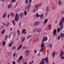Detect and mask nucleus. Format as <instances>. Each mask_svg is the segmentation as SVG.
<instances>
[{
	"mask_svg": "<svg viewBox=\"0 0 64 64\" xmlns=\"http://www.w3.org/2000/svg\"><path fill=\"white\" fill-rule=\"evenodd\" d=\"M4 32H5V30H3L2 31L1 34H4Z\"/></svg>",
	"mask_w": 64,
	"mask_h": 64,
	"instance_id": "34",
	"label": "nucleus"
},
{
	"mask_svg": "<svg viewBox=\"0 0 64 64\" xmlns=\"http://www.w3.org/2000/svg\"><path fill=\"white\" fill-rule=\"evenodd\" d=\"M20 59L19 58H18V62L19 61H20Z\"/></svg>",
	"mask_w": 64,
	"mask_h": 64,
	"instance_id": "59",
	"label": "nucleus"
},
{
	"mask_svg": "<svg viewBox=\"0 0 64 64\" xmlns=\"http://www.w3.org/2000/svg\"><path fill=\"white\" fill-rule=\"evenodd\" d=\"M52 46V44H49L48 46V47H50V48H51Z\"/></svg>",
	"mask_w": 64,
	"mask_h": 64,
	"instance_id": "32",
	"label": "nucleus"
},
{
	"mask_svg": "<svg viewBox=\"0 0 64 64\" xmlns=\"http://www.w3.org/2000/svg\"><path fill=\"white\" fill-rule=\"evenodd\" d=\"M48 20V19H46L44 20V24H45V23H47V21Z\"/></svg>",
	"mask_w": 64,
	"mask_h": 64,
	"instance_id": "28",
	"label": "nucleus"
},
{
	"mask_svg": "<svg viewBox=\"0 0 64 64\" xmlns=\"http://www.w3.org/2000/svg\"><path fill=\"white\" fill-rule=\"evenodd\" d=\"M32 64H33V63H34V60H32Z\"/></svg>",
	"mask_w": 64,
	"mask_h": 64,
	"instance_id": "52",
	"label": "nucleus"
},
{
	"mask_svg": "<svg viewBox=\"0 0 64 64\" xmlns=\"http://www.w3.org/2000/svg\"><path fill=\"white\" fill-rule=\"evenodd\" d=\"M63 20V22H64V17H63L62 18V19L60 20V21H62V20Z\"/></svg>",
	"mask_w": 64,
	"mask_h": 64,
	"instance_id": "30",
	"label": "nucleus"
},
{
	"mask_svg": "<svg viewBox=\"0 0 64 64\" xmlns=\"http://www.w3.org/2000/svg\"><path fill=\"white\" fill-rule=\"evenodd\" d=\"M24 64H27V63L26 62H25L24 63Z\"/></svg>",
	"mask_w": 64,
	"mask_h": 64,
	"instance_id": "60",
	"label": "nucleus"
},
{
	"mask_svg": "<svg viewBox=\"0 0 64 64\" xmlns=\"http://www.w3.org/2000/svg\"><path fill=\"white\" fill-rule=\"evenodd\" d=\"M21 22H20L19 24V26H21Z\"/></svg>",
	"mask_w": 64,
	"mask_h": 64,
	"instance_id": "62",
	"label": "nucleus"
},
{
	"mask_svg": "<svg viewBox=\"0 0 64 64\" xmlns=\"http://www.w3.org/2000/svg\"><path fill=\"white\" fill-rule=\"evenodd\" d=\"M12 23L13 24H14V26H15V21L14 20H12Z\"/></svg>",
	"mask_w": 64,
	"mask_h": 64,
	"instance_id": "33",
	"label": "nucleus"
},
{
	"mask_svg": "<svg viewBox=\"0 0 64 64\" xmlns=\"http://www.w3.org/2000/svg\"><path fill=\"white\" fill-rule=\"evenodd\" d=\"M63 26H61V27H60V30H61V29H62V28H63Z\"/></svg>",
	"mask_w": 64,
	"mask_h": 64,
	"instance_id": "57",
	"label": "nucleus"
},
{
	"mask_svg": "<svg viewBox=\"0 0 64 64\" xmlns=\"http://www.w3.org/2000/svg\"><path fill=\"white\" fill-rule=\"evenodd\" d=\"M17 32L19 34H20V30H18L17 31Z\"/></svg>",
	"mask_w": 64,
	"mask_h": 64,
	"instance_id": "45",
	"label": "nucleus"
},
{
	"mask_svg": "<svg viewBox=\"0 0 64 64\" xmlns=\"http://www.w3.org/2000/svg\"><path fill=\"white\" fill-rule=\"evenodd\" d=\"M0 1H2V2H5L6 0H0Z\"/></svg>",
	"mask_w": 64,
	"mask_h": 64,
	"instance_id": "48",
	"label": "nucleus"
},
{
	"mask_svg": "<svg viewBox=\"0 0 64 64\" xmlns=\"http://www.w3.org/2000/svg\"><path fill=\"white\" fill-rule=\"evenodd\" d=\"M25 52L26 53L27 55H29V50H26L25 51Z\"/></svg>",
	"mask_w": 64,
	"mask_h": 64,
	"instance_id": "15",
	"label": "nucleus"
},
{
	"mask_svg": "<svg viewBox=\"0 0 64 64\" xmlns=\"http://www.w3.org/2000/svg\"><path fill=\"white\" fill-rule=\"evenodd\" d=\"M22 33L23 34L24 33H25V34H26V30H25V29H24L22 30Z\"/></svg>",
	"mask_w": 64,
	"mask_h": 64,
	"instance_id": "9",
	"label": "nucleus"
},
{
	"mask_svg": "<svg viewBox=\"0 0 64 64\" xmlns=\"http://www.w3.org/2000/svg\"><path fill=\"white\" fill-rule=\"evenodd\" d=\"M41 31V29H39L37 30L38 32H40Z\"/></svg>",
	"mask_w": 64,
	"mask_h": 64,
	"instance_id": "25",
	"label": "nucleus"
},
{
	"mask_svg": "<svg viewBox=\"0 0 64 64\" xmlns=\"http://www.w3.org/2000/svg\"><path fill=\"white\" fill-rule=\"evenodd\" d=\"M23 48L25 49H28V47L27 46H24Z\"/></svg>",
	"mask_w": 64,
	"mask_h": 64,
	"instance_id": "29",
	"label": "nucleus"
},
{
	"mask_svg": "<svg viewBox=\"0 0 64 64\" xmlns=\"http://www.w3.org/2000/svg\"><path fill=\"white\" fill-rule=\"evenodd\" d=\"M16 63L15 62V61H14L12 62V64H15Z\"/></svg>",
	"mask_w": 64,
	"mask_h": 64,
	"instance_id": "47",
	"label": "nucleus"
},
{
	"mask_svg": "<svg viewBox=\"0 0 64 64\" xmlns=\"http://www.w3.org/2000/svg\"><path fill=\"white\" fill-rule=\"evenodd\" d=\"M10 14L11 15V16L12 17H13L14 16V14L13 12H11L10 13Z\"/></svg>",
	"mask_w": 64,
	"mask_h": 64,
	"instance_id": "26",
	"label": "nucleus"
},
{
	"mask_svg": "<svg viewBox=\"0 0 64 64\" xmlns=\"http://www.w3.org/2000/svg\"><path fill=\"white\" fill-rule=\"evenodd\" d=\"M28 0H26L25 1V3H26V4H28Z\"/></svg>",
	"mask_w": 64,
	"mask_h": 64,
	"instance_id": "37",
	"label": "nucleus"
},
{
	"mask_svg": "<svg viewBox=\"0 0 64 64\" xmlns=\"http://www.w3.org/2000/svg\"><path fill=\"white\" fill-rule=\"evenodd\" d=\"M45 60L46 62L48 63V57H46L45 59Z\"/></svg>",
	"mask_w": 64,
	"mask_h": 64,
	"instance_id": "13",
	"label": "nucleus"
},
{
	"mask_svg": "<svg viewBox=\"0 0 64 64\" xmlns=\"http://www.w3.org/2000/svg\"><path fill=\"white\" fill-rule=\"evenodd\" d=\"M41 48H43L44 46V44H43V43H42L41 44Z\"/></svg>",
	"mask_w": 64,
	"mask_h": 64,
	"instance_id": "24",
	"label": "nucleus"
},
{
	"mask_svg": "<svg viewBox=\"0 0 64 64\" xmlns=\"http://www.w3.org/2000/svg\"><path fill=\"white\" fill-rule=\"evenodd\" d=\"M42 4V3H41L40 4H39L38 5V6H41V5Z\"/></svg>",
	"mask_w": 64,
	"mask_h": 64,
	"instance_id": "56",
	"label": "nucleus"
},
{
	"mask_svg": "<svg viewBox=\"0 0 64 64\" xmlns=\"http://www.w3.org/2000/svg\"><path fill=\"white\" fill-rule=\"evenodd\" d=\"M38 4H36V5H35V6L36 7V8H37H37H38Z\"/></svg>",
	"mask_w": 64,
	"mask_h": 64,
	"instance_id": "39",
	"label": "nucleus"
},
{
	"mask_svg": "<svg viewBox=\"0 0 64 64\" xmlns=\"http://www.w3.org/2000/svg\"><path fill=\"white\" fill-rule=\"evenodd\" d=\"M49 8L48 7L46 8V11L47 12H49Z\"/></svg>",
	"mask_w": 64,
	"mask_h": 64,
	"instance_id": "31",
	"label": "nucleus"
},
{
	"mask_svg": "<svg viewBox=\"0 0 64 64\" xmlns=\"http://www.w3.org/2000/svg\"><path fill=\"white\" fill-rule=\"evenodd\" d=\"M6 16L7 14H6V13H4L3 14V18H4V19H5V18H6Z\"/></svg>",
	"mask_w": 64,
	"mask_h": 64,
	"instance_id": "11",
	"label": "nucleus"
},
{
	"mask_svg": "<svg viewBox=\"0 0 64 64\" xmlns=\"http://www.w3.org/2000/svg\"><path fill=\"white\" fill-rule=\"evenodd\" d=\"M8 37V35H7L5 38V39H6Z\"/></svg>",
	"mask_w": 64,
	"mask_h": 64,
	"instance_id": "50",
	"label": "nucleus"
},
{
	"mask_svg": "<svg viewBox=\"0 0 64 64\" xmlns=\"http://www.w3.org/2000/svg\"><path fill=\"white\" fill-rule=\"evenodd\" d=\"M25 38H22V42L24 41V40H25Z\"/></svg>",
	"mask_w": 64,
	"mask_h": 64,
	"instance_id": "40",
	"label": "nucleus"
},
{
	"mask_svg": "<svg viewBox=\"0 0 64 64\" xmlns=\"http://www.w3.org/2000/svg\"><path fill=\"white\" fill-rule=\"evenodd\" d=\"M17 6V3H16V6H15V7H14V8H16V7Z\"/></svg>",
	"mask_w": 64,
	"mask_h": 64,
	"instance_id": "42",
	"label": "nucleus"
},
{
	"mask_svg": "<svg viewBox=\"0 0 64 64\" xmlns=\"http://www.w3.org/2000/svg\"><path fill=\"white\" fill-rule=\"evenodd\" d=\"M60 28H58L57 29V31L58 33H59L60 32Z\"/></svg>",
	"mask_w": 64,
	"mask_h": 64,
	"instance_id": "19",
	"label": "nucleus"
},
{
	"mask_svg": "<svg viewBox=\"0 0 64 64\" xmlns=\"http://www.w3.org/2000/svg\"><path fill=\"white\" fill-rule=\"evenodd\" d=\"M36 16H37V17H39L40 16V15L39 14H36Z\"/></svg>",
	"mask_w": 64,
	"mask_h": 64,
	"instance_id": "41",
	"label": "nucleus"
},
{
	"mask_svg": "<svg viewBox=\"0 0 64 64\" xmlns=\"http://www.w3.org/2000/svg\"><path fill=\"white\" fill-rule=\"evenodd\" d=\"M38 56H40V54L39 53H38Z\"/></svg>",
	"mask_w": 64,
	"mask_h": 64,
	"instance_id": "63",
	"label": "nucleus"
},
{
	"mask_svg": "<svg viewBox=\"0 0 64 64\" xmlns=\"http://www.w3.org/2000/svg\"><path fill=\"white\" fill-rule=\"evenodd\" d=\"M19 15L17 14H16L15 19V21H17L19 20L20 18Z\"/></svg>",
	"mask_w": 64,
	"mask_h": 64,
	"instance_id": "1",
	"label": "nucleus"
},
{
	"mask_svg": "<svg viewBox=\"0 0 64 64\" xmlns=\"http://www.w3.org/2000/svg\"><path fill=\"white\" fill-rule=\"evenodd\" d=\"M10 31H11V30H12V28H10Z\"/></svg>",
	"mask_w": 64,
	"mask_h": 64,
	"instance_id": "61",
	"label": "nucleus"
},
{
	"mask_svg": "<svg viewBox=\"0 0 64 64\" xmlns=\"http://www.w3.org/2000/svg\"><path fill=\"white\" fill-rule=\"evenodd\" d=\"M56 54V52H54L52 54V56L53 58H54V57H55V55Z\"/></svg>",
	"mask_w": 64,
	"mask_h": 64,
	"instance_id": "17",
	"label": "nucleus"
},
{
	"mask_svg": "<svg viewBox=\"0 0 64 64\" xmlns=\"http://www.w3.org/2000/svg\"><path fill=\"white\" fill-rule=\"evenodd\" d=\"M13 44H14V42H12L11 43L9 44V47H11L12 46V45Z\"/></svg>",
	"mask_w": 64,
	"mask_h": 64,
	"instance_id": "8",
	"label": "nucleus"
},
{
	"mask_svg": "<svg viewBox=\"0 0 64 64\" xmlns=\"http://www.w3.org/2000/svg\"><path fill=\"white\" fill-rule=\"evenodd\" d=\"M64 13V11H62V15H63V14Z\"/></svg>",
	"mask_w": 64,
	"mask_h": 64,
	"instance_id": "53",
	"label": "nucleus"
},
{
	"mask_svg": "<svg viewBox=\"0 0 64 64\" xmlns=\"http://www.w3.org/2000/svg\"><path fill=\"white\" fill-rule=\"evenodd\" d=\"M57 30L56 29H54L53 31V34L54 35V36H56V33Z\"/></svg>",
	"mask_w": 64,
	"mask_h": 64,
	"instance_id": "10",
	"label": "nucleus"
},
{
	"mask_svg": "<svg viewBox=\"0 0 64 64\" xmlns=\"http://www.w3.org/2000/svg\"><path fill=\"white\" fill-rule=\"evenodd\" d=\"M16 1V0H12V2H15Z\"/></svg>",
	"mask_w": 64,
	"mask_h": 64,
	"instance_id": "46",
	"label": "nucleus"
},
{
	"mask_svg": "<svg viewBox=\"0 0 64 64\" xmlns=\"http://www.w3.org/2000/svg\"><path fill=\"white\" fill-rule=\"evenodd\" d=\"M2 25H3L4 26H6V24H4L3 23H2Z\"/></svg>",
	"mask_w": 64,
	"mask_h": 64,
	"instance_id": "55",
	"label": "nucleus"
},
{
	"mask_svg": "<svg viewBox=\"0 0 64 64\" xmlns=\"http://www.w3.org/2000/svg\"><path fill=\"white\" fill-rule=\"evenodd\" d=\"M41 50H42V51H43L44 50V48H43L41 49Z\"/></svg>",
	"mask_w": 64,
	"mask_h": 64,
	"instance_id": "51",
	"label": "nucleus"
},
{
	"mask_svg": "<svg viewBox=\"0 0 64 64\" xmlns=\"http://www.w3.org/2000/svg\"><path fill=\"white\" fill-rule=\"evenodd\" d=\"M12 6V4H10L8 6V8H11V7Z\"/></svg>",
	"mask_w": 64,
	"mask_h": 64,
	"instance_id": "22",
	"label": "nucleus"
},
{
	"mask_svg": "<svg viewBox=\"0 0 64 64\" xmlns=\"http://www.w3.org/2000/svg\"><path fill=\"white\" fill-rule=\"evenodd\" d=\"M60 38H63L64 37V34L63 33L61 34H60Z\"/></svg>",
	"mask_w": 64,
	"mask_h": 64,
	"instance_id": "12",
	"label": "nucleus"
},
{
	"mask_svg": "<svg viewBox=\"0 0 64 64\" xmlns=\"http://www.w3.org/2000/svg\"><path fill=\"white\" fill-rule=\"evenodd\" d=\"M22 58H23V57L22 56H21L19 58V59H20V60H21L22 59Z\"/></svg>",
	"mask_w": 64,
	"mask_h": 64,
	"instance_id": "36",
	"label": "nucleus"
},
{
	"mask_svg": "<svg viewBox=\"0 0 64 64\" xmlns=\"http://www.w3.org/2000/svg\"><path fill=\"white\" fill-rule=\"evenodd\" d=\"M32 35H29L27 39H29V38H30V37H32Z\"/></svg>",
	"mask_w": 64,
	"mask_h": 64,
	"instance_id": "38",
	"label": "nucleus"
},
{
	"mask_svg": "<svg viewBox=\"0 0 64 64\" xmlns=\"http://www.w3.org/2000/svg\"><path fill=\"white\" fill-rule=\"evenodd\" d=\"M16 47L15 46H13L12 47V50H14L16 49Z\"/></svg>",
	"mask_w": 64,
	"mask_h": 64,
	"instance_id": "18",
	"label": "nucleus"
},
{
	"mask_svg": "<svg viewBox=\"0 0 64 64\" xmlns=\"http://www.w3.org/2000/svg\"><path fill=\"white\" fill-rule=\"evenodd\" d=\"M24 15H27V12L26 11H25L24 12Z\"/></svg>",
	"mask_w": 64,
	"mask_h": 64,
	"instance_id": "35",
	"label": "nucleus"
},
{
	"mask_svg": "<svg viewBox=\"0 0 64 64\" xmlns=\"http://www.w3.org/2000/svg\"><path fill=\"white\" fill-rule=\"evenodd\" d=\"M15 56V53H14V54H13V56Z\"/></svg>",
	"mask_w": 64,
	"mask_h": 64,
	"instance_id": "58",
	"label": "nucleus"
},
{
	"mask_svg": "<svg viewBox=\"0 0 64 64\" xmlns=\"http://www.w3.org/2000/svg\"><path fill=\"white\" fill-rule=\"evenodd\" d=\"M39 22L36 21L34 23V26H36L38 25H39Z\"/></svg>",
	"mask_w": 64,
	"mask_h": 64,
	"instance_id": "2",
	"label": "nucleus"
},
{
	"mask_svg": "<svg viewBox=\"0 0 64 64\" xmlns=\"http://www.w3.org/2000/svg\"><path fill=\"white\" fill-rule=\"evenodd\" d=\"M64 53L63 52V50L61 51L60 53V56H63L64 55Z\"/></svg>",
	"mask_w": 64,
	"mask_h": 64,
	"instance_id": "5",
	"label": "nucleus"
},
{
	"mask_svg": "<svg viewBox=\"0 0 64 64\" xmlns=\"http://www.w3.org/2000/svg\"><path fill=\"white\" fill-rule=\"evenodd\" d=\"M48 40V37L47 36H44L42 40V41H46Z\"/></svg>",
	"mask_w": 64,
	"mask_h": 64,
	"instance_id": "3",
	"label": "nucleus"
},
{
	"mask_svg": "<svg viewBox=\"0 0 64 64\" xmlns=\"http://www.w3.org/2000/svg\"><path fill=\"white\" fill-rule=\"evenodd\" d=\"M42 61L41 62V64H44V60H45V58H42Z\"/></svg>",
	"mask_w": 64,
	"mask_h": 64,
	"instance_id": "6",
	"label": "nucleus"
},
{
	"mask_svg": "<svg viewBox=\"0 0 64 64\" xmlns=\"http://www.w3.org/2000/svg\"><path fill=\"white\" fill-rule=\"evenodd\" d=\"M19 15L20 16V18H22V17H23V15H24V13L23 12H20L19 14Z\"/></svg>",
	"mask_w": 64,
	"mask_h": 64,
	"instance_id": "4",
	"label": "nucleus"
},
{
	"mask_svg": "<svg viewBox=\"0 0 64 64\" xmlns=\"http://www.w3.org/2000/svg\"><path fill=\"white\" fill-rule=\"evenodd\" d=\"M31 6V4H28L27 8V9H29V8L30 7V6Z\"/></svg>",
	"mask_w": 64,
	"mask_h": 64,
	"instance_id": "20",
	"label": "nucleus"
},
{
	"mask_svg": "<svg viewBox=\"0 0 64 64\" xmlns=\"http://www.w3.org/2000/svg\"><path fill=\"white\" fill-rule=\"evenodd\" d=\"M36 30H37V29H36V28L34 29V32H36Z\"/></svg>",
	"mask_w": 64,
	"mask_h": 64,
	"instance_id": "54",
	"label": "nucleus"
},
{
	"mask_svg": "<svg viewBox=\"0 0 64 64\" xmlns=\"http://www.w3.org/2000/svg\"><path fill=\"white\" fill-rule=\"evenodd\" d=\"M61 57V58L62 59H64V56H62Z\"/></svg>",
	"mask_w": 64,
	"mask_h": 64,
	"instance_id": "49",
	"label": "nucleus"
},
{
	"mask_svg": "<svg viewBox=\"0 0 64 64\" xmlns=\"http://www.w3.org/2000/svg\"><path fill=\"white\" fill-rule=\"evenodd\" d=\"M9 17H10V15L9 14H8V19H9Z\"/></svg>",
	"mask_w": 64,
	"mask_h": 64,
	"instance_id": "44",
	"label": "nucleus"
},
{
	"mask_svg": "<svg viewBox=\"0 0 64 64\" xmlns=\"http://www.w3.org/2000/svg\"><path fill=\"white\" fill-rule=\"evenodd\" d=\"M43 16H44L43 15V14H42L40 16V18L41 19H42V18H43Z\"/></svg>",
	"mask_w": 64,
	"mask_h": 64,
	"instance_id": "23",
	"label": "nucleus"
},
{
	"mask_svg": "<svg viewBox=\"0 0 64 64\" xmlns=\"http://www.w3.org/2000/svg\"><path fill=\"white\" fill-rule=\"evenodd\" d=\"M63 25V22L62 21H61V22H60V24H59V26H60V27H61V26H62V25Z\"/></svg>",
	"mask_w": 64,
	"mask_h": 64,
	"instance_id": "7",
	"label": "nucleus"
},
{
	"mask_svg": "<svg viewBox=\"0 0 64 64\" xmlns=\"http://www.w3.org/2000/svg\"><path fill=\"white\" fill-rule=\"evenodd\" d=\"M62 2L60 1V0L58 1V5H61L62 4Z\"/></svg>",
	"mask_w": 64,
	"mask_h": 64,
	"instance_id": "14",
	"label": "nucleus"
},
{
	"mask_svg": "<svg viewBox=\"0 0 64 64\" xmlns=\"http://www.w3.org/2000/svg\"><path fill=\"white\" fill-rule=\"evenodd\" d=\"M22 45H20V46L18 47V49H17L18 50H19V49H21V48H22Z\"/></svg>",
	"mask_w": 64,
	"mask_h": 64,
	"instance_id": "16",
	"label": "nucleus"
},
{
	"mask_svg": "<svg viewBox=\"0 0 64 64\" xmlns=\"http://www.w3.org/2000/svg\"><path fill=\"white\" fill-rule=\"evenodd\" d=\"M48 28H49L48 30H50L51 28V25L50 24H49L48 25Z\"/></svg>",
	"mask_w": 64,
	"mask_h": 64,
	"instance_id": "21",
	"label": "nucleus"
},
{
	"mask_svg": "<svg viewBox=\"0 0 64 64\" xmlns=\"http://www.w3.org/2000/svg\"><path fill=\"white\" fill-rule=\"evenodd\" d=\"M60 39V36H59L58 38V40H59Z\"/></svg>",
	"mask_w": 64,
	"mask_h": 64,
	"instance_id": "43",
	"label": "nucleus"
},
{
	"mask_svg": "<svg viewBox=\"0 0 64 64\" xmlns=\"http://www.w3.org/2000/svg\"><path fill=\"white\" fill-rule=\"evenodd\" d=\"M5 44H6V43L5 42V41H4L2 42V45H4V46Z\"/></svg>",
	"mask_w": 64,
	"mask_h": 64,
	"instance_id": "27",
	"label": "nucleus"
},
{
	"mask_svg": "<svg viewBox=\"0 0 64 64\" xmlns=\"http://www.w3.org/2000/svg\"><path fill=\"white\" fill-rule=\"evenodd\" d=\"M48 14V13H46V16H47Z\"/></svg>",
	"mask_w": 64,
	"mask_h": 64,
	"instance_id": "64",
	"label": "nucleus"
}]
</instances>
